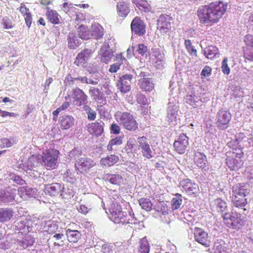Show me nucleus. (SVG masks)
<instances>
[{
	"label": "nucleus",
	"instance_id": "338daca9",
	"mask_svg": "<svg viewBox=\"0 0 253 253\" xmlns=\"http://www.w3.org/2000/svg\"><path fill=\"white\" fill-rule=\"evenodd\" d=\"M246 173L248 179H253V166L248 167L246 169Z\"/></svg>",
	"mask_w": 253,
	"mask_h": 253
},
{
	"label": "nucleus",
	"instance_id": "cd10ccee",
	"mask_svg": "<svg viewBox=\"0 0 253 253\" xmlns=\"http://www.w3.org/2000/svg\"><path fill=\"white\" fill-rule=\"evenodd\" d=\"M74 118L70 115H64L60 118V125L61 129H68L74 125Z\"/></svg>",
	"mask_w": 253,
	"mask_h": 253
},
{
	"label": "nucleus",
	"instance_id": "e2e57ef3",
	"mask_svg": "<svg viewBox=\"0 0 253 253\" xmlns=\"http://www.w3.org/2000/svg\"><path fill=\"white\" fill-rule=\"evenodd\" d=\"M151 107L149 106V103L147 105H140L139 111L141 114L146 115L150 112Z\"/></svg>",
	"mask_w": 253,
	"mask_h": 253
},
{
	"label": "nucleus",
	"instance_id": "58836bf2",
	"mask_svg": "<svg viewBox=\"0 0 253 253\" xmlns=\"http://www.w3.org/2000/svg\"><path fill=\"white\" fill-rule=\"evenodd\" d=\"M123 136H117L111 139L107 146V149L109 152H112L114 146L121 145L123 144Z\"/></svg>",
	"mask_w": 253,
	"mask_h": 253
},
{
	"label": "nucleus",
	"instance_id": "c9c22d12",
	"mask_svg": "<svg viewBox=\"0 0 253 253\" xmlns=\"http://www.w3.org/2000/svg\"><path fill=\"white\" fill-rule=\"evenodd\" d=\"M91 34L94 39H100L104 35V29L100 25L93 26L91 27Z\"/></svg>",
	"mask_w": 253,
	"mask_h": 253
},
{
	"label": "nucleus",
	"instance_id": "680f3d73",
	"mask_svg": "<svg viewBox=\"0 0 253 253\" xmlns=\"http://www.w3.org/2000/svg\"><path fill=\"white\" fill-rule=\"evenodd\" d=\"M212 69L209 66H206L202 70L201 75L205 77H209L211 75Z\"/></svg>",
	"mask_w": 253,
	"mask_h": 253
},
{
	"label": "nucleus",
	"instance_id": "2eb2a0df",
	"mask_svg": "<svg viewBox=\"0 0 253 253\" xmlns=\"http://www.w3.org/2000/svg\"><path fill=\"white\" fill-rule=\"evenodd\" d=\"M131 31L135 35L142 36L146 32V25L139 17H135L132 21L130 25Z\"/></svg>",
	"mask_w": 253,
	"mask_h": 253
},
{
	"label": "nucleus",
	"instance_id": "bb28decb",
	"mask_svg": "<svg viewBox=\"0 0 253 253\" xmlns=\"http://www.w3.org/2000/svg\"><path fill=\"white\" fill-rule=\"evenodd\" d=\"M24 17L25 21L27 26L30 28L32 23V15L30 10L24 4H21V6L17 8Z\"/></svg>",
	"mask_w": 253,
	"mask_h": 253
},
{
	"label": "nucleus",
	"instance_id": "bf43d9fd",
	"mask_svg": "<svg viewBox=\"0 0 253 253\" xmlns=\"http://www.w3.org/2000/svg\"><path fill=\"white\" fill-rule=\"evenodd\" d=\"M137 51L138 54L144 56L148 51V48L144 44H139L137 48Z\"/></svg>",
	"mask_w": 253,
	"mask_h": 253
},
{
	"label": "nucleus",
	"instance_id": "f704fd0d",
	"mask_svg": "<svg viewBox=\"0 0 253 253\" xmlns=\"http://www.w3.org/2000/svg\"><path fill=\"white\" fill-rule=\"evenodd\" d=\"M132 2L135 4L136 7L141 11L146 12L150 11L151 10V6L146 0H133Z\"/></svg>",
	"mask_w": 253,
	"mask_h": 253
},
{
	"label": "nucleus",
	"instance_id": "4c0bfd02",
	"mask_svg": "<svg viewBox=\"0 0 253 253\" xmlns=\"http://www.w3.org/2000/svg\"><path fill=\"white\" fill-rule=\"evenodd\" d=\"M182 196L180 194L176 193L175 194V197L173 198L171 201V208L173 211L178 209L182 204Z\"/></svg>",
	"mask_w": 253,
	"mask_h": 253
},
{
	"label": "nucleus",
	"instance_id": "3c124183",
	"mask_svg": "<svg viewBox=\"0 0 253 253\" xmlns=\"http://www.w3.org/2000/svg\"><path fill=\"white\" fill-rule=\"evenodd\" d=\"M184 44L189 53L192 56H197V50L195 49L192 44V42L189 40H185Z\"/></svg>",
	"mask_w": 253,
	"mask_h": 253
},
{
	"label": "nucleus",
	"instance_id": "79ce46f5",
	"mask_svg": "<svg viewBox=\"0 0 253 253\" xmlns=\"http://www.w3.org/2000/svg\"><path fill=\"white\" fill-rule=\"evenodd\" d=\"M34 243V240L30 236L25 237L22 240L18 242V245L22 249H26L29 246H32Z\"/></svg>",
	"mask_w": 253,
	"mask_h": 253
},
{
	"label": "nucleus",
	"instance_id": "423d86ee",
	"mask_svg": "<svg viewBox=\"0 0 253 253\" xmlns=\"http://www.w3.org/2000/svg\"><path fill=\"white\" fill-rule=\"evenodd\" d=\"M110 218L116 224H125L129 223V215L124 211L121 205L113 204L109 210Z\"/></svg>",
	"mask_w": 253,
	"mask_h": 253
},
{
	"label": "nucleus",
	"instance_id": "4be33fe9",
	"mask_svg": "<svg viewBox=\"0 0 253 253\" xmlns=\"http://www.w3.org/2000/svg\"><path fill=\"white\" fill-rule=\"evenodd\" d=\"M247 140L245 134L243 132H239L236 133L234 139H232L227 144L229 148H241L243 149V142Z\"/></svg>",
	"mask_w": 253,
	"mask_h": 253
},
{
	"label": "nucleus",
	"instance_id": "6e6d98bb",
	"mask_svg": "<svg viewBox=\"0 0 253 253\" xmlns=\"http://www.w3.org/2000/svg\"><path fill=\"white\" fill-rule=\"evenodd\" d=\"M2 24L5 29H12L14 26V24L7 17L3 18Z\"/></svg>",
	"mask_w": 253,
	"mask_h": 253
},
{
	"label": "nucleus",
	"instance_id": "69168bd1",
	"mask_svg": "<svg viewBox=\"0 0 253 253\" xmlns=\"http://www.w3.org/2000/svg\"><path fill=\"white\" fill-rule=\"evenodd\" d=\"M101 252L103 253H112L113 250L111 245L108 244H105L102 246Z\"/></svg>",
	"mask_w": 253,
	"mask_h": 253
},
{
	"label": "nucleus",
	"instance_id": "5fc2aeb1",
	"mask_svg": "<svg viewBox=\"0 0 253 253\" xmlns=\"http://www.w3.org/2000/svg\"><path fill=\"white\" fill-rule=\"evenodd\" d=\"M136 101L140 105H147L148 103L146 97L141 93L136 95Z\"/></svg>",
	"mask_w": 253,
	"mask_h": 253
},
{
	"label": "nucleus",
	"instance_id": "de8ad7c7",
	"mask_svg": "<svg viewBox=\"0 0 253 253\" xmlns=\"http://www.w3.org/2000/svg\"><path fill=\"white\" fill-rule=\"evenodd\" d=\"M177 116V111L174 106H169L168 109V117L171 122L176 121Z\"/></svg>",
	"mask_w": 253,
	"mask_h": 253
},
{
	"label": "nucleus",
	"instance_id": "c03bdc74",
	"mask_svg": "<svg viewBox=\"0 0 253 253\" xmlns=\"http://www.w3.org/2000/svg\"><path fill=\"white\" fill-rule=\"evenodd\" d=\"M141 207L146 211H150L152 210V204L150 199L142 198L138 200Z\"/></svg>",
	"mask_w": 253,
	"mask_h": 253
},
{
	"label": "nucleus",
	"instance_id": "412c9836",
	"mask_svg": "<svg viewBox=\"0 0 253 253\" xmlns=\"http://www.w3.org/2000/svg\"><path fill=\"white\" fill-rule=\"evenodd\" d=\"M87 131L92 135L100 136L104 132V123L101 122H93L89 123L87 126Z\"/></svg>",
	"mask_w": 253,
	"mask_h": 253
},
{
	"label": "nucleus",
	"instance_id": "c756f323",
	"mask_svg": "<svg viewBox=\"0 0 253 253\" xmlns=\"http://www.w3.org/2000/svg\"><path fill=\"white\" fill-rule=\"evenodd\" d=\"M16 189H11L7 192L3 190H0V200L3 202H9L13 201L16 195Z\"/></svg>",
	"mask_w": 253,
	"mask_h": 253
},
{
	"label": "nucleus",
	"instance_id": "f03ea898",
	"mask_svg": "<svg viewBox=\"0 0 253 253\" xmlns=\"http://www.w3.org/2000/svg\"><path fill=\"white\" fill-rule=\"evenodd\" d=\"M244 152L241 148H229L225 153L226 165L231 171H237L244 166Z\"/></svg>",
	"mask_w": 253,
	"mask_h": 253
},
{
	"label": "nucleus",
	"instance_id": "ea45409f",
	"mask_svg": "<svg viewBox=\"0 0 253 253\" xmlns=\"http://www.w3.org/2000/svg\"><path fill=\"white\" fill-rule=\"evenodd\" d=\"M68 46L72 49H76L80 44L77 37L74 34H70L68 39Z\"/></svg>",
	"mask_w": 253,
	"mask_h": 253
},
{
	"label": "nucleus",
	"instance_id": "1a4fd4ad",
	"mask_svg": "<svg viewBox=\"0 0 253 253\" xmlns=\"http://www.w3.org/2000/svg\"><path fill=\"white\" fill-rule=\"evenodd\" d=\"M118 122L127 130L135 131L138 128V124L129 113H120Z\"/></svg>",
	"mask_w": 253,
	"mask_h": 253
},
{
	"label": "nucleus",
	"instance_id": "c85d7f7f",
	"mask_svg": "<svg viewBox=\"0 0 253 253\" xmlns=\"http://www.w3.org/2000/svg\"><path fill=\"white\" fill-rule=\"evenodd\" d=\"M119 161V157L118 156L111 154L107 156L105 158H103L100 160V165L103 167H111Z\"/></svg>",
	"mask_w": 253,
	"mask_h": 253
},
{
	"label": "nucleus",
	"instance_id": "864d4df0",
	"mask_svg": "<svg viewBox=\"0 0 253 253\" xmlns=\"http://www.w3.org/2000/svg\"><path fill=\"white\" fill-rule=\"evenodd\" d=\"M228 58L227 57L224 58L221 63V70L224 74L229 75L230 72V68L227 64Z\"/></svg>",
	"mask_w": 253,
	"mask_h": 253
},
{
	"label": "nucleus",
	"instance_id": "603ef678",
	"mask_svg": "<svg viewBox=\"0 0 253 253\" xmlns=\"http://www.w3.org/2000/svg\"><path fill=\"white\" fill-rule=\"evenodd\" d=\"M135 146V140L134 139H129L127 141L125 149L127 153H130L132 152L133 149Z\"/></svg>",
	"mask_w": 253,
	"mask_h": 253
},
{
	"label": "nucleus",
	"instance_id": "aec40b11",
	"mask_svg": "<svg viewBox=\"0 0 253 253\" xmlns=\"http://www.w3.org/2000/svg\"><path fill=\"white\" fill-rule=\"evenodd\" d=\"M63 187L59 183H53L44 185V192L45 194L51 197L61 194Z\"/></svg>",
	"mask_w": 253,
	"mask_h": 253
},
{
	"label": "nucleus",
	"instance_id": "7c9ffc66",
	"mask_svg": "<svg viewBox=\"0 0 253 253\" xmlns=\"http://www.w3.org/2000/svg\"><path fill=\"white\" fill-rule=\"evenodd\" d=\"M68 240L71 243H77L81 238V234L78 230L68 229L66 231Z\"/></svg>",
	"mask_w": 253,
	"mask_h": 253
},
{
	"label": "nucleus",
	"instance_id": "f8f14e48",
	"mask_svg": "<svg viewBox=\"0 0 253 253\" xmlns=\"http://www.w3.org/2000/svg\"><path fill=\"white\" fill-rule=\"evenodd\" d=\"M171 18L165 14H162L160 16L157 21V29L161 34L164 35L170 32L171 25L170 21Z\"/></svg>",
	"mask_w": 253,
	"mask_h": 253
},
{
	"label": "nucleus",
	"instance_id": "6ab92c4d",
	"mask_svg": "<svg viewBox=\"0 0 253 253\" xmlns=\"http://www.w3.org/2000/svg\"><path fill=\"white\" fill-rule=\"evenodd\" d=\"M138 142L142 156L147 159H151L153 157L152 151L146 137L144 136L138 137Z\"/></svg>",
	"mask_w": 253,
	"mask_h": 253
},
{
	"label": "nucleus",
	"instance_id": "9b49d317",
	"mask_svg": "<svg viewBox=\"0 0 253 253\" xmlns=\"http://www.w3.org/2000/svg\"><path fill=\"white\" fill-rule=\"evenodd\" d=\"M180 184L182 187V190L185 192L189 195L196 197L200 193L198 185L193 182L190 179H183Z\"/></svg>",
	"mask_w": 253,
	"mask_h": 253
},
{
	"label": "nucleus",
	"instance_id": "473e14b6",
	"mask_svg": "<svg viewBox=\"0 0 253 253\" xmlns=\"http://www.w3.org/2000/svg\"><path fill=\"white\" fill-rule=\"evenodd\" d=\"M105 177L111 183L120 185L123 183V178L119 174H106Z\"/></svg>",
	"mask_w": 253,
	"mask_h": 253
},
{
	"label": "nucleus",
	"instance_id": "0e129e2a",
	"mask_svg": "<svg viewBox=\"0 0 253 253\" xmlns=\"http://www.w3.org/2000/svg\"><path fill=\"white\" fill-rule=\"evenodd\" d=\"M13 145L12 141L7 138H4L2 140L1 148H9Z\"/></svg>",
	"mask_w": 253,
	"mask_h": 253
},
{
	"label": "nucleus",
	"instance_id": "2f4dec72",
	"mask_svg": "<svg viewBox=\"0 0 253 253\" xmlns=\"http://www.w3.org/2000/svg\"><path fill=\"white\" fill-rule=\"evenodd\" d=\"M13 211L8 208L0 209V222L7 221L13 217Z\"/></svg>",
	"mask_w": 253,
	"mask_h": 253
},
{
	"label": "nucleus",
	"instance_id": "37998d69",
	"mask_svg": "<svg viewBox=\"0 0 253 253\" xmlns=\"http://www.w3.org/2000/svg\"><path fill=\"white\" fill-rule=\"evenodd\" d=\"M215 204L219 211L222 212V214L227 212V203L221 198L216 199Z\"/></svg>",
	"mask_w": 253,
	"mask_h": 253
},
{
	"label": "nucleus",
	"instance_id": "0eeeda50",
	"mask_svg": "<svg viewBox=\"0 0 253 253\" xmlns=\"http://www.w3.org/2000/svg\"><path fill=\"white\" fill-rule=\"evenodd\" d=\"M70 97L73 99V104L78 107L83 106L84 107L88 103L87 95L82 89L78 87L73 89L71 94H68L65 98L66 100H68Z\"/></svg>",
	"mask_w": 253,
	"mask_h": 253
},
{
	"label": "nucleus",
	"instance_id": "f3484780",
	"mask_svg": "<svg viewBox=\"0 0 253 253\" xmlns=\"http://www.w3.org/2000/svg\"><path fill=\"white\" fill-rule=\"evenodd\" d=\"M194 237L195 240L205 247H209L210 240L209 239L208 234L201 228L195 227L194 229Z\"/></svg>",
	"mask_w": 253,
	"mask_h": 253
},
{
	"label": "nucleus",
	"instance_id": "72a5a7b5",
	"mask_svg": "<svg viewBox=\"0 0 253 253\" xmlns=\"http://www.w3.org/2000/svg\"><path fill=\"white\" fill-rule=\"evenodd\" d=\"M78 32L79 37L84 40L89 39L91 37V32L89 28L84 25L79 26Z\"/></svg>",
	"mask_w": 253,
	"mask_h": 253
},
{
	"label": "nucleus",
	"instance_id": "7ed1b4c3",
	"mask_svg": "<svg viewBox=\"0 0 253 253\" xmlns=\"http://www.w3.org/2000/svg\"><path fill=\"white\" fill-rule=\"evenodd\" d=\"M232 203L236 208L242 209L248 204L246 196L249 189L245 183H238L232 187Z\"/></svg>",
	"mask_w": 253,
	"mask_h": 253
},
{
	"label": "nucleus",
	"instance_id": "5701e85b",
	"mask_svg": "<svg viewBox=\"0 0 253 253\" xmlns=\"http://www.w3.org/2000/svg\"><path fill=\"white\" fill-rule=\"evenodd\" d=\"M92 51L91 49L85 48L79 53L75 60L74 63L78 66L85 64L90 58Z\"/></svg>",
	"mask_w": 253,
	"mask_h": 253
},
{
	"label": "nucleus",
	"instance_id": "f257e3e1",
	"mask_svg": "<svg viewBox=\"0 0 253 253\" xmlns=\"http://www.w3.org/2000/svg\"><path fill=\"white\" fill-rule=\"evenodd\" d=\"M227 3L218 1L210 3L199 8L198 16L200 22L203 24L212 25L218 22L227 8Z\"/></svg>",
	"mask_w": 253,
	"mask_h": 253
},
{
	"label": "nucleus",
	"instance_id": "e433bc0d",
	"mask_svg": "<svg viewBox=\"0 0 253 253\" xmlns=\"http://www.w3.org/2000/svg\"><path fill=\"white\" fill-rule=\"evenodd\" d=\"M218 52V48L213 45H209L204 50V55L208 59H213Z\"/></svg>",
	"mask_w": 253,
	"mask_h": 253
},
{
	"label": "nucleus",
	"instance_id": "39448f33",
	"mask_svg": "<svg viewBox=\"0 0 253 253\" xmlns=\"http://www.w3.org/2000/svg\"><path fill=\"white\" fill-rule=\"evenodd\" d=\"M60 152L55 148H49L42 152L41 160L43 166L49 170L55 169L58 164Z\"/></svg>",
	"mask_w": 253,
	"mask_h": 253
},
{
	"label": "nucleus",
	"instance_id": "a878e982",
	"mask_svg": "<svg viewBox=\"0 0 253 253\" xmlns=\"http://www.w3.org/2000/svg\"><path fill=\"white\" fill-rule=\"evenodd\" d=\"M117 13L119 16L126 18L130 12L129 3L126 1H120L116 5Z\"/></svg>",
	"mask_w": 253,
	"mask_h": 253
},
{
	"label": "nucleus",
	"instance_id": "20e7f679",
	"mask_svg": "<svg viewBox=\"0 0 253 253\" xmlns=\"http://www.w3.org/2000/svg\"><path fill=\"white\" fill-rule=\"evenodd\" d=\"M224 223L229 228L240 229L246 223L245 217L236 211L232 210L231 212H225L222 215Z\"/></svg>",
	"mask_w": 253,
	"mask_h": 253
},
{
	"label": "nucleus",
	"instance_id": "49530a36",
	"mask_svg": "<svg viewBox=\"0 0 253 253\" xmlns=\"http://www.w3.org/2000/svg\"><path fill=\"white\" fill-rule=\"evenodd\" d=\"M199 100L200 98L195 95H187L185 97L186 102L193 106L194 108L197 107V103Z\"/></svg>",
	"mask_w": 253,
	"mask_h": 253
},
{
	"label": "nucleus",
	"instance_id": "774afa93",
	"mask_svg": "<svg viewBox=\"0 0 253 253\" xmlns=\"http://www.w3.org/2000/svg\"><path fill=\"white\" fill-rule=\"evenodd\" d=\"M158 59L157 60L156 63L157 65H161L164 62L165 55L164 53H159L157 56Z\"/></svg>",
	"mask_w": 253,
	"mask_h": 253
},
{
	"label": "nucleus",
	"instance_id": "6e6552de",
	"mask_svg": "<svg viewBox=\"0 0 253 253\" xmlns=\"http://www.w3.org/2000/svg\"><path fill=\"white\" fill-rule=\"evenodd\" d=\"M231 119V114L228 110L220 109L217 113L215 118V125L219 130L228 128Z\"/></svg>",
	"mask_w": 253,
	"mask_h": 253
},
{
	"label": "nucleus",
	"instance_id": "a211bd4d",
	"mask_svg": "<svg viewBox=\"0 0 253 253\" xmlns=\"http://www.w3.org/2000/svg\"><path fill=\"white\" fill-rule=\"evenodd\" d=\"M246 47L244 49V57L253 61V35L248 34L244 38Z\"/></svg>",
	"mask_w": 253,
	"mask_h": 253
},
{
	"label": "nucleus",
	"instance_id": "a18cd8bd",
	"mask_svg": "<svg viewBox=\"0 0 253 253\" xmlns=\"http://www.w3.org/2000/svg\"><path fill=\"white\" fill-rule=\"evenodd\" d=\"M84 110L87 115V119L89 121H94L96 118L97 113L88 105L84 106Z\"/></svg>",
	"mask_w": 253,
	"mask_h": 253
},
{
	"label": "nucleus",
	"instance_id": "4468645a",
	"mask_svg": "<svg viewBox=\"0 0 253 253\" xmlns=\"http://www.w3.org/2000/svg\"><path fill=\"white\" fill-rule=\"evenodd\" d=\"M132 78L133 76L131 74H125L120 77L117 83V86L120 91L126 93L130 90Z\"/></svg>",
	"mask_w": 253,
	"mask_h": 253
},
{
	"label": "nucleus",
	"instance_id": "8fccbe9b",
	"mask_svg": "<svg viewBox=\"0 0 253 253\" xmlns=\"http://www.w3.org/2000/svg\"><path fill=\"white\" fill-rule=\"evenodd\" d=\"M40 158H39V155H32L28 159V166L31 168L37 167L40 163Z\"/></svg>",
	"mask_w": 253,
	"mask_h": 253
},
{
	"label": "nucleus",
	"instance_id": "393cba45",
	"mask_svg": "<svg viewBox=\"0 0 253 253\" xmlns=\"http://www.w3.org/2000/svg\"><path fill=\"white\" fill-rule=\"evenodd\" d=\"M45 16L48 21L51 24L58 25L61 23V17L55 10L47 7Z\"/></svg>",
	"mask_w": 253,
	"mask_h": 253
},
{
	"label": "nucleus",
	"instance_id": "4d7b16f0",
	"mask_svg": "<svg viewBox=\"0 0 253 253\" xmlns=\"http://www.w3.org/2000/svg\"><path fill=\"white\" fill-rule=\"evenodd\" d=\"M112 53L109 51H105L101 55V61L107 64L111 59Z\"/></svg>",
	"mask_w": 253,
	"mask_h": 253
},
{
	"label": "nucleus",
	"instance_id": "ddd939ff",
	"mask_svg": "<svg viewBox=\"0 0 253 253\" xmlns=\"http://www.w3.org/2000/svg\"><path fill=\"white\" fill-rule=\"evenodd\" d=\"M95 163L90 158H81L78 159L75 163L76 169L80 173H84L94 167Z\"/></svg>",
	"mask_w": 253,
	"mask_h": 253
},
{
	"label": "nucleus",
	"instance_id": "9d476101",
	"mask_svg": "<svg viewBox=\"0 0 253 253\" xmlns=\"http://www.w3.org/2000/svg\"><path fill=\"white\" fill-rule=\"evenodd\" d=\"M189 139L185 133H181L173 143L174 151L179 154H184L189 145Z\"/></svg>",
	"mask_w": 253,
	"mask_h": 253
},
{
	"label": "nucleus",
	"instance_id": "052dcab7",
	"mask_svg": "<svg viewBox=\"0 0 253 253\" xmlns=\"http://www.w3.org/2000/svg\"><path fill=\"white\" fill-rule=\"evenodd\" d=\"M111 133L114 134H118L121 131L120 126L117 124L113 123L110 126Z\"/></svg>",
	"mask_w": 253,
	"mask_h": 253
},
{
	"label": "nucleus",
	"instance_id": "09e8293b",
	"mask_svg": "<svg viewBox=\"0 0 253 253\" xmlns=\"http://www.w3.org/2000/svg\"><path fill=\"white\" fill-rule=\"evenodd\" d=\"M117 58H120L121 62L120 63H117L111 65L109 70V72L111 73H113L117 72L120 69V66L123 63V61H126V59L122 56V54L118 55Z\"/></svg>",
	"mask_w": 253,
	"mask_h": 253
},
{
	"label": "nucleus",
	"instance_id": "13d9d810",
	"mask_svg": "<svg viewBox=\"0 0 253 253\" xmlns=\"http://www.w3.org/2000/svg\"><path fill=\"white\" fill-rule=\"evenodd\" d=\"M63 10L66 13H69L71 11H74L76 9V7L73 4H68V2H64L63 3L62 6Z\"/></svg>",
	"mask_w": 253,
	"mask_h": 253
},
{
	"label": "nucleus",
	"instance_id": "dca6fc26",
	"mask_svg": "<svg viewBox=\"0 0 253 253\" xmlns=\"http://www.w3.org/2000/svg\"><path fill=\"white\" fill-rule=\"evenodd\" d=\"M140 76L142 77V78L139 80L138 85L139 87L146 92H151L155 88V84L152 78L147 77L143 72L140 73Z\"/></svg>",
	"mask_w": 253,
	"mask_h": 253
},
{
	"label": "nucleus",
	"instance_id": "b1692460",
	"mask_svg": "<svg viewBox=\"0 0 253 253\" xmlns=\"http://www.w3.org/2000/svg\"><path fill=\"white\" fill-rule=\"evenodd\" d=\"M194 160L195 164L203 170L207 171L209 169L207 164V157L203 153L198 151L196 152Z\"/></svg>",
	"mask_w": 253,
	"mask_h": 253
},
{
	"label": "nucleus",
	"instance_id": "a19ab883",
	"mask_svg": "<svg viewBox=\"0 0 253 253\" xmlns=\"http://www.w3.org/2000/svg\"><path fill=\"white\" fill-rule=\"evenodd\" d=\"M140 246L138 250L139 253H149L150 247L146 237L142 238L139 242Z\"/></svg>",
	"mask_w": 253,
	"mask_h": 253
}]
</instances>
